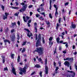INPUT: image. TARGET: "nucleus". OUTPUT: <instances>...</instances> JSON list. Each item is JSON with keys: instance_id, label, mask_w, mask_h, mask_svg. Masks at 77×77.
Returning a JSON list of instances; mask_svg holds the SVG:
<instances>
[{"instance_id": "obj_7", "label": "nucleus", "mask_w": 77, "mask_h": 77, "mask_svg": "<svg viewBox=\"0 0 77 77\" xmlns=\"http://www.w3.org/2000/svg\"><path fill=\"white\" fill-rule=\"evenodd\" d=\"M54 8H55L56 9V12H55V17H57V15H58V12H57L58 8L57 7V6H56V5H54Z\"/></svg>"}, {"instance_id": "obj_20", "label": "nucleus", "mask_w": 77, "mask_h": 77, "mask_svg": "<svg viewBox=\"0 0 77 77\" xmlns=\"http://www.w3.org/2000/svg\"><path fill=\"white\" fill-rule=\"evenodd\" d=\"M14 56H15L14 54H11V57L12 59H14Z\"/></svg>"}, {"instance_id": "obj_56", "label": "nucleus", "mask_w": 77, "mask_h": 77, "mask_svg": "<svg viewBox=\"0 0 77 77\" xmlns=\"http://www.w3.org/2000/svg\"><path fill=\"white\" fill-rule=\"evenodd\" d=\"M36 17L38 18V17H39L40 15H39V14H36Z\"/></svg>"}, {"instance_id": "obj_4", "label": "nucleus", "mask_w": 77, "mask_h": 77, "mask_svg": "<svg viewBox=\"0 0 77 77\" xmlns=\"http://www.w3.org/2000/svg\"><path fill=\"white\" fill-rule=\"evenodd\" d=\"M27 68V67L25 66L22 69L20 67L19 68V69L20 71H22L23 72H26V69Z\"/></svg>"}, {"instance_id": "obj_8", "label": "nucleus", "mask_w": 77, "mask_h": 77, "mask_svg": "<svg viewBox=\"0 0 77 77\" xmlns=\"http://www.w3.org/2000/svg\"><path fill=\"white\" fill-rule=\"evenodd\" d=\"M64 60H69L70 61H72L73 60V58H66V59H64Z\"/></svg>"}, {"instance_id": "obj_35", "label": "nucleus", "mask_w": 77, "mask_h": 77, "mask_svg": "<svg viewBox=\"0 0 77 77\" xmlns=\"http://www.w3.org/2000/svg\"><path fill=\"white\" fill-rule=\"evenodd\" d=\"M59 69V67L58 66L56 67V69H55V71H57V70Z\"/></svg>"}, {"instance_id": "obj_31", "label": "nucleus", "mask_w": 77, "mask_h": 77, "mask_svg": "<svg viewBox=\"0 0 77 77\" xmlns=\"http://www.w3.org/2000/svg\"><path fill=\"white\" fill-rule=\"evenodd\" d=\"M42 42L43 44H45V40L44 39V37L42 38Z\"/></svg>"}, {"instance_id": "obj_39", "label": "nucleus", "mask_w": 77, "mask_h": 77, "mask_svg": "<svg viewBox=\"0 0 77 77\" xmlns=\"http://www.w3.org/2000/svg\"><path fill=\"white\" fill-rule=\"evenodd\" d=\"M15 32V30L14 29L11 30V33H13V32Z\"/></svg>"}, {"instance_id": "obj_64", "label": "nucleus", "mask_w": 77, "mask_h": 77, "mask_svg": "<svg viewBox=\"0 0 77 77\" xmlns=\"http://www.w3.org/2000/svg\"><path fill=\"white\" fill-rule=\"evenodd\" d=\"M15 15L16 16H18V14L16 13L15 14Z\"/></svg>"}, {"instance_id": "obj_38", "label": "nucleus", "mask_w": 77, "mask_h": 77, "mask_svg": "<svg viewBox=\"0 0 77 77\" xmlns=\"http://www.w3.org/2000/svg\"><path fill=\"white\" fill-rule=\"evenodd\" d=\"M41 15H44V17H45V13H41Z\"/></svg>"}, {"instance_id": "obj_36", "label": "nucleus", "mask_w": 77, "mask_h": 77, "mask_svg": "<svg viewBox=\"0 0 77 77\" xmlns=\"http://www.w3.org/2000/svg\"><path fill=\"white\" fill-rule=\"evenodd\" d=\"M1 57L3 60L5 59V56L2 55V56Z\"/></svg>"}, {"instance_id": "obj_24", "label": "nucleus", "mask_w": 77, "mask_h": 77, "mask_svg": "<svg viewBox=\"0 0 77 77\" xmlns=\"http://www.w3.org/2000/svg\"><path fill=\"white\" fill-rule=\"evenodd\" d=\"M72 28H73V29H75V27L76 26L75 24V25L72 24Z\"/></svg>"}, {"instance_id": "obj_2", "label": "nucleus", "mask_w": 77, "mask_h": 77, "mask_svg": "<svg viewBox=\"0 0 77 77\" xmlns=\"http://www.w3.org/2000/svg\"><path fill=\"white\" fill-rule=\"evenodd\" d=\"M20 5H23V7L22 8L19 10V11L21 12H23L25 11L26 9L27 8V5H24V3L23 2L21 3Z\"/></svg>"}, {"instance_id": "obj_61", "label": "nucleus", "mask_w": 77, "mask_h": 77, "mask_svg": "<svg viewBox=\"0 0 77 77\" xmlns=\"http://www.w3.org/2000/svg\"><path fill=\"white\" fill-rule=\"evenodd\" d=\"M62 12H63V13H65V9H63Z\"/></svg>"}, {"instance_id": "obj_60", "label": "nucleus", "mask_w": 77, "mask_h": 77, "mask_svg": "<svg viewBox=\"0 0 77 77\" xmlns=\"http://www.w3.org/2000/svg\"><path fill=\"white\" fill-rule=\"evenodd\" d=\"M30 23H31V20H30L28 21V24H29Z\"/></svg>"}, {"instance_id": "obj_15", "label": "nucleus", "mask_w": 77, "mask_h": 77, "mask_svg": "<svg viewBox=\"0 0 77 77\" xmlns=\"http://www.w3.org/2000/svg\"><path fill=\"white\" fill-rule=\"evenodd\" d=\"M52 37H50V38H49V44L50 45H51V41H52Z\"/></svg>"}, {"instance_id": "obj_63", "label": "nucleus", "mask_w": 77, "mask_h": 77, "mask_svg": "<svg viewBox=\"0 0 77 77\" xmlns=\"http://www.w3.org/2000/svg\"><path fill=\"white\" fill-rule=\"evenodd\" d=\"M44 3H43L41 5V6H44Z\"/></svg>"}, {"instance_id": "obj_9", "label": "nucleus", "mask_w": 77, "mask_h": 77, "mask_svg": "<svg viewBox=\"0 0 77 77\" xmlns=\"http://www.w3.org/2000/svg\"><path fill=\"white\" fill-rule=\"evenodd\" d=\"M64 64L66 66H67V67H69V66L70 65V64L69 63L68 61H65L64 62Z\"/></svg>"}, {"instance_id": "obj_6", "label": "nucleus", "mask_w": 77, "mask_h": 77, "mask_svg": "<svg viewBox=\"0 0 77 77\" xmlns=\"http://www.w3.org/2000/svg\"><path fill=\"white\" fill-rule=\"evenodd\" d=\"M10 38L11 40L12 41H14L15 39V34H11L10 36Z\"/></svg>"}, {"instance_id": "obj_49", "label": "nucleus", "mask_w": 77, "mask_h": 77, "mask_svg": "<svg viewBox=\"0 0 77 77\" xmlns=\"http://www.w3.org/2000/svg\"><path fill=\"white\" fill-rule=\"evenodd\" d=\"M19 39H20V37H19V35L18 34H17V39L18 40H19Z\"/></svg>"}, {"instance_id": "obj_23", "label": "nucleus", "mask_w": 77, "mask_h": 77, "mask_svg": "<svg viewBox=\"0 0 77 77\" xmlns=\"http://www.w3.org/2000/svg\"><path fill=\"white\" fill-rule=\"evenodd\" d=\"M20 56H18V58H17V62H20Z\"/></svg>"}, {"instance_id": "obj_40", "label": "nucleus", "mask_w": 77, "mask_h": 77, "mask_svg": "<svg viewBox=\"0 0 77 77\" xmlns=\"http://www.w3.org/2000/svg\"><path fill=\"white\" fill-rule=\"evenodd\" d=\"M42 72H40L39 75L41 77H42Z\"/></svg>"}, {"instance_id": "obj_34", "label": "nucleus", "mask_w": 77, "mask_h": 77, "mask_svg": "<svg viewBox=\"0 0 77 77\" xmlns=\"http://www.w3.org/2000/svg\"><path fill=\"white\" fill-rule=\"evenodd\" d=\"M26 44V42H23V43L22 44V45H25Z\"/></svg>"}, {"instance_id": "obj_26", "label": "nucleus", "mask_w": 77, "mask_h": 77, "mask_svg": "<svg viewBox=\"0 0 77 77\" xmlns=\"http://www.w3.org/2000/svg\"><path fill=\"white\" fill-rule=\"evenodd\" d=\"M23 20H24V21L26 23V22H27V20H26V19H25V17H24V16H23Z\"/></svg>"}, {"instance_id": "obj_54", "label": "nucleus", "mask_w": 77, "mask_h": 77, "mask_svg": "<svg viewBox=\"0 0 77 77\" xmlns=\"http://www.w3.org/2000/svg\"><path fill=\"white\" fill-rule=\"evenodd\" d=\"M35 72H33L31 74V75H33V74H35Z\"/></svg>"}, {"instance_id": "obj_18", "label": "nucleus", "mask_w": 77, "mask_h": 77, "mask_svg": "<svg viewBox=\"0 0 77 77\" xmlns=\"http://www.w3.org/2000/svg\"><path fill=\"white\" fill-rule=\"evenodd\" d=\"M50 6L49 9L51 10V0H50Z\"/></svg>"}, {"instance_id": "obj_57", "label": "nucleus", "mask_w": 77, "mask_h": 77, "mask_svg": "<svg viewBox=\"0 0 77 77\" xmlns=\"http://www.w3.org/2000/svg\"><path fill=\"white\" fill-rule=\"evenodd\" d=\"M4 70H5V71H6L8 70V68L6 67L4 68Z\"/></svg>"}, {"instance_id": "obj_5", "label": "nucleus", "mask_w": 77, "mask_h": 77, "mask_svg": "<svg viewBox=\"0 0 77 77\" xmlns=\"http://www.w3.org/2000/svg\"><path fill=\"white\" fill-rule=\"evenodd\" d=\"M25 30H26V31H27L28 32V33L27 34V36L29 37V38H30V36H32V33H30V31H29V30L28 29H25Z\"/></svg>"}, {"instance_id": "obj_62", "label": "nucleus", "mask_w": 77, "mask_h": 77, "mask_svg": "<svg viewBox=\"0 0 77 77\" xmlns=\"http://www.w3.org/2000/svg\"><path fill=\"white\" fill-rule=\"evenodd\" d=\"M56 63H55V62H54V66H56Z\"/></svg>"}, {"instance_id": "obj_52", "label": "nucleus", "mask_w": 77, "mask_h": 77, "mask_svg": "<svg viewBox=\"0 0 77 77\" xmlns=\"http://www.w3.org/2000/svg\"><path fill=\"white\" fill-rule=\"evenodd\" d=\"M65 32H63L62 33V34L63 35V36H64L65 35Z\"/></svg>"}, {"instance_id": "obj_53", "label": "nucleus", "mask_w": 77, "mask_h": 77, "mask_svg": "<svg viewBox=\"0 0 77 77\" xmlns=\"http://www.w3.org/2000/svg\"><path fill=\"white\" fill-rule=\"evenodd\" d=\"M26 18L27 20H29V17L28 16H26Z\"/></svg>"}, {"instance_id": "obj_27", "label": "nucleus", "mask_w": 77, "mask_h": 77, "mask_svg": "<svg viewBox=\"0 0 77 77\" xmlns=\"http://www.w3.org/2000/svg\"><path fill=\"white\" fill-rule=\"evenodd\" d=\"M35 40H37V39H38V36L37 35V34H35Z\"/></svg>"}, {"instance_id": "obj_48", "label": "nucleus", "mask_w": 77, "mask_h": 77, "mask_svg": "<svg viewBox=\"0 0 77 77\" xmlns=\"http://www.w3.org/2000/svg\"><path fill=\"white\" fill-rule=\"evenodd\" d=\"M17 24L19 25H20V21H18L17 23Z\"/></svg>"}, {"instance_id": "obj_47", "label": "nucleus", "mask_w": 77, "mask_h": 77, "mask_svg": "<svg viewBox=\"0 0 77 77\" xmlns=\"http://www.w3.org/2000/svg\"><path fill=\"white\" fill-rule=\"evenodd\" d=\"M65 46L66 47V48H67L68 47V43H66V44L65 45Z\"/></svg>"}, {"instance_id": "obj_33", "label": "nucleus", "mask_w": 77, "mask_h": 77, "mask_svg": "<svg viewBox=\"0 0 77 77\" xmlns=\"http://www.w3.org/2000/svg\"><path fill=\"white\" fill-rule=\"evenodd\" d=\"M11 25L12 26H15V25H16V23H12Z\"/></svg>"}, {"instance_id": "obj_32", "label": "nucleus", "mask_w": 77, "mask_h": 77, "mask_svg": "<svg viewBox=\"0 0 77 77\" xmlns=\"http://www.w3.org/2000/svg\"><path fill=\"white\" fill-rule=\"evenodd\" d=\"M59 23H57V26L56 27L57 30V29H58V27H59Z\"/></svg>"}, {"instance_id": "obj_42", "label": "nucleus", "mask_w": 77, "mask_h": 77, "mask_svg": "<svg viewBox=\"0 0 77 77\" xmlns=\"http://www.w3.org/2000/svg\"><path fill=\"white\" fill-rule=\"evenodd\" d=\"M61 21V18H59L58 20V22L59 23H60Z\"/></svg>"}, {"instance_id": "obj_50", "label": "nucleus", "mask_w": 77, "mask_h": 77, "mask_svg": "<svg viewBox=\"0 0 77 77\" xmlns=\"http://www.w3.org/2000/svg\"><path fill=\"white\" fill-rule=\"evenodd\" d=\"M75 46L74 45H73L72 46V48L73 49H75Z\"/></svg>"}, {"instance_id": "obj_1", "label": "nucleus", "mask_w": 77, "mask_h": 77, "mask_svg": "<svg viewBox=\"0 0 77 77\" xmlns=\"http://www.w3.org/2000/svg\"><path fill=\"white\" fill-rule=\"evenodd\" d=\"M44 48L42 47H39L36 48L34 52H38L39 55H42L44 54Z\"/></svg>"}, {"instance_id": "obj_58", "label": "nucleus", "mask_w": 77, "mask_h": 77, "mask_svg": "<svg viewBox=\"0 0 77 77\" xmlns=\"http://www.w3.org/2000/svg\"><path fill=\"white\" fill-rule=\"evenodd\" d=\"M46 24H47L48 25H49L50 24V22L49 21L47 22H46Z\"/></svg>"}, {"instance_id": "obj_14", "label": "nucleus", "mask_w": 77, "mask_h": 77, "mask_svg": "<svg viewBox=\"0 0 77 77\" xmlns=\"http://www.w3.org/2000/svg\"><path fill=\"white\" fill-rule=\"evenodd\" d=\"M37 23H35L34 24V25L35 26V32H37V26L36 25Z\"/></svg>"}, {"instance_id": "obj_28", "label": "nucleus", "mask_w": 77, "mask_h": 77, "mask_svg": "<svg viewBox=\"0 0 77 77\" xmlns=\"http://www.w3.org/2000/svg\"><path fill=\"white\" fill-rule=\"evenodd\" d=\"M25 51H26V49L25 48H23V50L22 51V53H24V52H25Z\"/></svg>"}, {"instance_id": "obj_30", "label": "nucleus", "mask_w": 77, "mask_h": 77, "mask_svg": "<svg viewBox=\"0 0 77 77\" xmlns=\"http://www.w3.org/2000/svg\"><path fill=\"white\" fill-rule=\"evenodd\" d=\"M47 58H46L45 60V65H47Z\"/></svg>"}, {"instance_id": "obj_55", "label": "nucleus", "mask_w": 77, "mask_h": 77, "mask_svg": "<svg viewBox=\"0 0 77 77\" xmlns=\"http://www.w3.org/2000/svg\"><path fill=\"white\" fill-rule=\"evenodd\" d=\"M30 15L31 16V15H32V14H33V13L32 12H30Z\"/></svg>"}, {"instance_id": "obj_22", "label": "nucleus", "mask_w": 77, "mask_h": 77, "mask_svg": "<svg viewBox=\"0 0 77 77\" xmlns=\"http://www.w3.org/2000/svg\"><path fill=\"white\" fill-rule=\"evenodd\" d=\"M1 8H2V10L3 11H5V6H4L2 5Z\"/></svg>"}, {"instance_id": "obj_43", "label": "nucleus", "mask_w": 77, "mask_h": 77, "mask_svg": "<svg viewBox=\"0 0 77 77\" xmlns=\"http://www.w3.org/2000/svg\"><path fill=\"white\" fill-rule=\"evenodd\" d=\"M49 17L50 18H52V16H51V14H49Z\"/></svg>"}, {"instance_id": "obj_3", "label": "nucleus", "mask_w": 77, "mask_h": 77, "mask_svg": "<svg viewBox=\"0 0 77 77\" xmlns=\"http://www.w3.org/2000/svg\"><path fill=\"white\" fill-rule=\"evenodd\" d=\"M38 41H37V42L36 43V47H38V46H41V42H39V40L41 39V35H39L38 36Z\"/></svg>"}, {"instance_id": "obj_29", "label": "nucleus", "mask_w": 77, "mask_h": 77, "mask_svg": "<svg viewBox=\"0 0 77 77\" xmlns=\"http://www.w3.org/2000/svg\"><path fill=\"white\" fill-rule=\"evenodd\" d=\"M38 62H42V59H41V58L40 57L38 59Z\"/></svg>"}, {"instance_id": "obj_51", "label": "nucleus", "mask_w": 77, "mask_h": 77, "mask_svg": "<svg viewBox=\"0 0 77 77\" xmlns=\"http://www.w3.org/2000/svg\"><path fill=\"white\" fill-rule=\"evenodd\" d=\"M63 53H64V54H66V51L65 50L63 51Z\"/></svg>"}, {"instance_id": "obj_13", "label": "nucleus", "mask_w": 77, "mask_h": 77, "mask_svg": "<svg viewBox=\"0 0 77 77\" xmlns=\"http://www.w3.org/2000/svg\"><path fill=\"white\" fill-rule=\"evenodd\" d=\"M4 42H5V44L6 45V42H8V43L9 44H10V42L9 41V40H8V39H5L4 40Z\"/></svg>"}, {"instance_id": "obj_41", "label": "nucleus", "mask_w": 77, "mask_h": 77, "mask_svg": "<svg viewBox=\"0 0 77 77\" xmlns=\"http://www.w3.org/2000/svg\"><path fill=\"white\" fill-rule=\"evenodd\" d=\"M37 11L38 12H40L39 10H41V8H37Z\"/></svg>"}, {"instance_id": "obj_44", "label": "nucleus", "mask_w": 77, "mask_h": 77, "mask_svg": "<svg viewBox=\"0 0 77 77\" xmlns=\"http://www.w3.org/2000/svg\"><path fill=\"white\" fill-rule=\"evenodd\" d=\"M0 32H3V28H1Z\"/></svg>"}, {"instance_id": "obj_59", "label": "nucleus", "mask_w": 77, "mask_h": 77, "mask_svg": "<svg viewBox=\"0 0 77 77\" xmlns=\"http://www.w3.org/2000/svg\"><path fill=\"white\" fill-rule=\"evenodd\" d=\"M59 50H62V47L60 46Z\"/></svg>"}, {"instance_id": "obj_46", "label": "nucleus", "mask_w": 77, "mask_h": 77, "mask_svg": "<svg viewBox=\"0 0 77 77\" xmlns=\"http://www.w3.org/2000/svg\"><path fill=\"white\" fill-rule=\"evenodd\" d=\"M69 2H66L65 3V6H66V5H68V4H69Z\"/></svg>"}, {"instance_id": "obj_16", "label": "nucleus", "mask_w": 77, "mask_h": 77, "mask_svg": "<svg viewBox=\"0 0 77 77\" xmlns=\"http://www.w3.org/2000/svg\"><path fill=\"white\" fill-rule=\"evenodd\" d=\"M67 72H70V73H73L74 74V75L72 76V77H74V76L75 75V72H73V71H67Z\"/></svg>"}, {"instance_id": "obj_10", "label": "nucleus", "mask_w": 77, "mask_h": 77, "mask_svg": "<svg viewBox=\"0 0 77 77\" xmlns=\"http://www.w3.org/2000/svg\"><path fill=\"white\" fill-rule=\"evenodd\" d=\"M45 72L46 74H48V66H45Z\"/></svg>"}, {"instance_id": "obj_25", "label": "nucleus", "mask_w": 77, "mask_h": 77, "mask_svg": "<svg viewBox=\"0 0 77 77\" xmlns=\"http://www.w3.org/2000/svg\"><path fill=\"white\" fill-rule=\"evenodd\" d=\"M8 28H7L4 30V32H8Z\"/></svg>"}, {"instance_id": "obj_21", "label": "nucleus", "mask_w": 77, "mask_h": 77, "mask_svg": "<svg viewBox=\"0 0 77 77\" xmlns=\"http://www.w3.org/2000/svg\"><path fill=\"white\" fill-rule=\"evenodd\" d=\"M35 67H36V68H40L41 66L39 64H37L35 66Z\"/></svg>"}, {"instance_id": "obj_12", "label": "nucleus", "mask_w": 77, "mask_h": 77, "mask_svg": "<svg viewBox=\"0 0 77 77\" xmlns=\"http://www.w3.org/2000/svg\"><path fill=\"white\" fill-rule=\"evenodd\" d=\"M12 72L14 74L16 75V72H15V68H13L12 69Z\"/></svg>"}, {"instance_id": "obj_45", "label": "nucleus", "mask_w": 77, "mask_h": 77, "mask_svg": "<svg viewBox=\"0 0 77 77\" xmlns=\"http://www.w3.org/2000/svg\"><path fill=\"white\" fill-rule=\"evenodd\" d=\"M32 6H32V5H30L29 6V8H32Z\"/></svg>"}, {"instance_id": "obj_37", "label": "nucleus", "mask_w": 77, "mask_h": 77, "mask_svg": "<svg viewBox=\"0 0 77 77\" xmlns=\"http://www.w3.org/2000/svg\"><path fill=\"white\" fill-rule=\"evenodd\" d=\"M40 20H44V18H42V17L41 16V17L40 18Z\"/></svg>"}, {"instance_id": "obj_17", "label": "nucleus", "mask_w": 77, "mask_h": 77, "mask_svg": "<svg viewBox=\"0 0 77 77\" xmlns=\"http://www.w3.org/2000/svg\"><path fill=\"white\" fill-rule=\"evenodd\" d=\"M10 8H12V9H20V8L18 7H10Z\"/></svg>"}, {"instance_id": "obj_11", "label": "nucleus", "mask_w": 77, "mask_h": 77, "mask_svg": "<svg viewBox=\"0 0 77 77\" xmlns=\"http://www.w3.org/2000/svg\"><path fill=\"white\" fill-rule=\"evenodd\" d=\"M5 15H4L3 16V20L7 19V17H8V14H7V13H5Z\"/></svg>"}, {"instance_id": "obj_19", "label": "nucleus", "mask_w": 77, "mask_h": 77, "mask_svg": "<svg viewBox=\"0 0 77 77\" xmlns=\"http://www.w3.org/2000/svg\"><path fill=\"white\" fill-rule=\"evenodd\" d=\"M59 40H60V38H58L56 39V41L57 43H59Z\"/></svg>"}]
</instances>
